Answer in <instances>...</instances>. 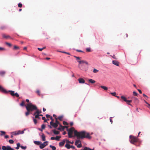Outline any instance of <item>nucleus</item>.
Here are the masks:
<instances>
[{"label": "nucleus", "instance_id": "1", "mask_svg": "<svg viewBox=\"0 0 150 150\" xmlns=\"http://www.w3.org/2000/svg\"><path fill=\"white\" fill-rule=\"evenodd\" d=\"M74 134L77 137L78 139H83L84 138L90 139L91 138V137L90 136L89 134L86 133L84 131L78 132L77 131L75 130Z\"/></svg>", "mask_w": 150, "mask_h": 150}, {"label": "nucleus", "instance_id": "2", "mask_svg": "<svg viewBox=\"0 0 150 150\" xmlns=\"http://www.w3.org/2000/svg\"><path fill=\"white\" fill-rule=\"evenodd\" d=\"M25 107L27 110V111L25 113V115L26 116L29 115L30 113H31L33 111L37 109L36 106L33 105L31 103L27 104Z\"/></svg>", "mask_w": 150, "mask_h": 150}, {"label": "nucleus", "instance_id": "3", "mask_svg": "<svg viewBox=\"0 0 150 150\" xmlns=\"http://www.w3.org/2000/svg\"><path fill=\"white\" fill-rule=\"evenodd\" d=\"M0 91L2 92V93H10V94L12 96H16L17 97H18L19 96V95L17 93H14V91H7L5 89L3 88L2 86H0Z\"/></svg>", "mask_w": 150, "mask_h": 150}, {"label": "nucleus", "instance_id": "4", "mask_svg": "<svg viewBox=\"0 0 150 150\" xmlns=\"http://www.w3.org/2000/svg\"><path fill=\"white\" fill-rule=\"evenodd\" d=\"M68 134L69 138H71L73 137L72 136L73 132L75 131V129L74 127H72L69 129H67Z\"/></svg>", "mask_w": 150, "mask_h": 150}, {"label": "nucleus", "instance_id": "5", "mask_svg": "<svg viewBox=\"0 0 150 150\" xmlns=\"http://www.w3.org/2000/svg\"><path fill=\"white\" fill-rule=\"evenodd\" d=\"M129 137L131 139L130 142L131 143L134 144L137 142V140L136 137L132 136H130Z\"/></svg>", "mask_w": 150, "mask_h": 150}, {"label": "nucleus", "instance_id": "6", "mask_svg": "<svg viewBox=\"0 0 150 150\" xmlns=\"http://www.w3.org/2000/svg\"><path fill=\"white\" fill-rule=\"evenodd\" d=\"M2 150H15L10 146H3L2 147Z\"/></svg>", "mask_w": 150, "mask_h": 150}, {"label": "nucleus", "instance_id": "7", "mask_svg": "<svg viewBox=\"0 0 150 150\" xmlns=\"http://www.w3.org/2000/svg\"><path fill=\"white\" fill-rule=\"evenodd\" d=\"M132 100L134 101V103L136 104H137L139 103V100L136 97H133L132 98Z\"/></svg>", "mask_w": 150, "mask_h": 150}, {"label": "nucleus", "instance_id": "8", "mask_svg": "<svg viewBox=\"0 0 150 150\" xmlns=\"http://www.w3.org/2000/svg\"><path fill=\"white\" fill-rule=\"evenodd\" d=\"M68 127L67 126H63L61 125H60V127H59L58 128V129L59 130H64V128H67Z\"/></svg>", "mask_w": 150, "mask_h": 150}, {"label": "nucleus", "instance_id": "9", "mask_svg": "<svg viewBox=\"0 0 150 150\" xmlns=\"http://www.w3.org/2000/svg\"><path fill=\"white\" fill-rule=\"evenodd\" d=\"M79 83H84L85 82V80L82 78H80L78 79Z\"/></svg>", "mask_w": 150, "mask_h": 150}, {"label": "nucleus", "instance_id": "10", "mask_svg": "<svg viewBox=\"0 0 150 150\" xmlns=\"http://www.w3.org/2000/svg\"><path fill=\"white\" fill-rule=\"evenodd\" d=\"M112 63L113 64L117 66H119L120 64L119 62L117 60H113L112 61Z\"/></svg>", "mask_w": 150, "mask_h": 150}, {"label": "nucleus", "instance_id": "11", "mask_svg": "<svg viewBox=\"0 0 150 150\" xmlns=\"http://www.w3.org/2000/svg\"><path fill=\"white\" fill-rule=\"evenodd\" d=\"M36 112H35L33 114V115H35L36 114H39L42 112V111L41 110H39L37 108V109L36 110Z\"/></svg>", "mask_w": 150, "mask_h": 150}, {"label": "nucleus", "instance_id": "12", "mask_svg": "<svg viewBox=\"0 0 150 150\" xmlns=\"http://www.w3.org/2000/svg\"><path fill=\"white\" fill-rule=\"evenodd\" d=\"M2 36L4 38L6 39H8V38H11V37L9 35H6L5 34H3L2 35Z\"/></svg>", "mask_w": 150, "mask_h": 150}, {"label": "nucleus", "instance_id": "13", "mask_svg": "<svg viewBox=\"0 0 150 150\" xmlns=\"http://www.w3.org/2000/svg\"><path fill=\"white\" fill-rule=\"evenodd\" d=\"M78 62H79V64L85 63L87 65H88V62L85 60L78 61Z\"/></svg>", "mask_w": 150, "mask_h": 150}, {"label": "nucleus", "instance_id": "14", "mask_svg": "<svg viewBox=\"0 0 150 150\" xmlns=\"http://www.w3.org/2000/svg\"><path fill=\"white\" fill-rule=\"evenodd\" d=\"M65 140H63L62 142H60L59 143V146H63L65 143Z\"/></svg>", "mask_w": 150, "mask_h": 150}, {"label": "nucleus", "instance_id": "15", "mask_svg": "<svg viewBox=\"0 0 150 150\" xmlns=\"http://www.w3.org/2000/svg\"><path fill=\"white\" fill-rule=\"evenodd\" d=\"M41 138L42 139V140L43 141H45V136L44 134L43 133L42 134V135H41Z\"/></svg>", "mask_w": 150, "mask_h": 150}, {"label": "nucleus", "instance_id": "16", "mask_svg": "<svg viewBox=\"0 0 150 150\" xmlns=\"http://www.w3.org/2000/svg\"><path fill=\"white\" fill-rule=\"evenodd\" d=\"M89 82L91 83H94L96 82V81L91 79H90L88 80Z\"/></svg>", "mask_w": 150, "mask_h": 150}, {"label": "nucleus", "instance_id": "17", "mask_svg": "<svg viewBox=\"0 0 150 150\" xmlns=\"http://www.w3.org/2000/svg\"><path fill=\"white\" fill-rule=\"evenodd\" d=\"M17 133L18 134V135L20 134H22L24 133V130L21 131L18 130L17 131Z\"/></svg>", "mask_w": 150, "mask_h": 150}, {"label": "nucleus", "instance_id": "18", "mask_svg": "<svg viewBox=\"0 0 150 150\" xmlns=\"http://www.w3.org/2000/svg\"><path fill=\"white\" fill-rule=\"evenodd\" d=\"M6 72L4 71H0V75L1 76H3L5 74Z\"/></svg>", "mask_w": 150, "mask_h": 150}, {"label": "nucleus", "instance_id": "19", "mask_svg": "<svg viewBox=\"0 0 150 150\" xmlns=\"http://www.w3.org/2000/svg\"><path fill=\"white\" fill-rule=\"evenodd\" d=\"M100 87L101 88H103V89L104 90H105V91H107L108 89V88L107 87L105 86H100Z\"/></svg>", "mask_w": 150, "mask_h": 150}, {"label": "nucleus", "instance_id": "20", "mask_svg": "<svg viewBox=\"0 0 150 150\" xmlns=\"http://www.w3.org/2000/svg\"><path fill=\"white\" fill-rule=\"evenodd\" d=\"M47 144H46V145H44L43 144H40V148L41 149H42L44 148L46 145H47Z\"/></svg>", "mask_w": 150, "mask_h": 150}, {"label": "nucleus", "instance_id": "21", "mask_svg": "<svg viewBox=\"0 0 150 150\" xmlns=\"http://www.w3.org/2000/svg\"><path fill=\"white\" fill-rule=\"evenodd\" d=\"M53 132L55 134H56V135L59 134V131H57L55 129H54L53 130Z\"/></svg>", "mask_w": 150, "mask_h": 150}, {"label": "nucleus", "instance_id": "22", "mask_svg": "<svg viewBox=\"0 0 150 150\" xmlns=\"http://www.w3.org/2000/svg\"><path fill=\"white\" fill-rule=\"evenodd\" d=\"M35 116V119H40V117H39V114H36Z\"/></svg>", "mask_w": 150, "mask_h": 150}, {"label": "nucleus", "instance_id": "23", "mask_svg": "<svg viewBox=\"0 0 150 150\" xmlns=\"http://www.w3.org/2000/svg\"><path fill=\"white\" fill-rule=\"evenodd\" d=\"M65 147L67 149H69L70 148L71 146L69 144H67L65 145Z\"/></svg>", "mask_w": 150, "mask_h": 150}, {"label": "nucleus", "instance_id": "24", "mask_svg": "<svg viewBox=\"0 0 150 150\" xmlns=\"http://www.w3.org/2000/svg\"><path fill=\"white\" fill-rule=\"evenodd\" d=\"M81 143V141H80V140H76V142H75V145L76 146H77L78 144L79 143Z\"/></svg>", "mask_w": 150, "mask_h": 150}, {"label": "nucleus", "instance_id": "25", "mask_svg": "<svg viewBox=\"0 0 150 150\" xmlns=\"http://www.w3.org/2000/svg\"><path fill=\"white\" fill-rule=\"evenodd\" d=\"M17 147H16V148H15L17 149H19V147H21V146L20 145V143H17Z\"/></svg>", "mask_w": 150, "mask_h": 150}, {"label": "nucleus", "instance_id": "26", "mask_svg": "<svg viewBox=\"0 0 150 150\" xmlns=\"http://www.w3.org/2000/svg\"><path fill=\"white\" fill-rule=\"evenodd\" d=\"M84 150H94V149L93 148L92 149L88 147H85L84 148Z\"/></svg>", "mask_w": 150, "mask_h": 150}, {"label": "nucleus", "instance_id": "27", "mask_svg": "<svg viewBox=\"0 0 150 150\" xmlns=\"http://www.w3.org/2000/svg\"><path fill=\"white\" fill-rule=\"evenodd\" d=\"M121 98V99L125 101L126 102L127 101V99L125 96H122Z\"/></svg>", "mask_w": 150, "mask_h": 150}, {"label": "nucleus", "instance_id": "28", "mask_svg": "<svg viewBox=\"0 0 150 150\" xmlns=\"http://www.w3.org/2000/svg\"><path fill=\"white\" fill-rule=\"evenodd\" d=\"M61 137V136H57L55 137V139L57 141H59V139Z\"/></svg>", "mask_w": 150, "mask_h": 150}, {"label": "nucleus", "instance_id": "29", "mask_svg": "<svg viewBox=\"0 0 150 150\" xmlns=\"http://www.w3.org/2000/svg\"><path fill=\"white\" fill-rule=\"evenodd\" d=\"M34 143L38 145H39L40 144L41 142L39 141H35L34 142Z\"/></svg>", "mask_w": 150, "mask_h": 150}, {"label": "nucleus", "instance_id": "30", "mask_svg": "<svg viewBox=\"0 0 150 150\" xmlns=\"http://www.w3.org/2000/svg\"><path fill=\"white\" fill-rule=\"evenodd\" d=\"M50 147L52 148V150H55L56 149V148L55 146H52V145H50Z\"/></svg>", "mask_w": 150, "mask_h": 150}, {"label": "nucleus", "instance_id": "31", "mask_svg": "<svg viewBox=\"0 0 150 150\" xmlns=\"http://www.w3.org/2000/svg\"><path fill=\"white\" fill-rule=\"evenodd\" d=\"M58 125H57V124H56V123H54V124L52 126L55 128H56L57 127Z\"/></svg>", "mask_w": 150, "mask_h": 150}, {"label": "nucleus", "instance_id": "32", "mask_svg": "<svg viewBox=\"0 0 150 150\" xmlns=\"http://www.w3.org/2000/svg\"><path fill=\"white\" fill-rule=\"evenodd\" d=\"M11 133L13 135H18V134L17 133V131L13 132H11Z\"/></svg>", "mask_w": 150, "mask_h": 150}, {"label": "nucleus", "instance_id": "33", "mask_svg": "<svg viewBox=\"0 0 150 150\" xmlns=\"http://www.w3.org/2000/svg\"><path fill=\"white\" fill-rule=\"evenodd\" d=\"M63 117V116H59L58 117V120H59L60 121H62V119Z\"/></svg>", "mask_w": 150, "mask_h": 150}, {"label": "nucleus", "instance_id": "34", "mask_svg": "<svg viewBox=\"0 0 150 150\" xmlns=\"http://www.w3.org/2000/svg\"><path fill=\"white\" fill-rule=\"evenodd\" d=\"M5 44L6 45H8L9 47H11L12 46V45L11 43H8V42H6L5 43Z\"/></svg>", "mask_w": 150, "mask_h": 150}, {"label": "nucleus", "instance_id": "35", "mask_svg": "<svg viewBox=\"0 0 150 150\" xmlns=\"http://www.w3.org/2000/svg\"><path fill=\"white\" fill-rule=\"evenodd\" d=\"M133 96H137L138 93L135 91H133Z\"/></svg>", "mask_w": 150, "mask_h": 150}, {"label": "nucleus", "instance_id": "36", "mask_svg": "<svg viewBox=\"0 0 150 150\" xmlns=\"http://www.w3.org/2000/svg\"><path fill=\"white\" fill-rule=\"evenodd\" d=\"M25 102L24 101H23L20 104V105L21 106H24Z\"/></svg>", "mask_w": 150, "mask_h": 150}, {"label": "nucleus", "instance_id": "37", "mask_svg": "<svg viewBox=\"0 0 150 150\" xmlns=\"http://www.w3.org/2000/svg\"><path fill=\"white\" fill-rule=\"evenodd\" d=\"M98 71V70L96 69H94L93 70V72L94 73H96Z\"/></svg>", "mask_w": 150, "mask_h": 150}, {"label": "nucleus", "instance_id": "38", "mask_svg": "<svg viewBox=\"0 0 150 150\" xmlns=\"http://www.w3.org/2000/svg\"><path fill=\"white\" fill-rule=\"evenodd\" d=\"M21 147L24 150H25L26 148V146H21Z\"/></svg>", "mask_w": 150, "mask_h": 150}, {"label": "nucleus", "instance_id": "39", "mask_svg": "<svg viewBox=\"0 0 150 150\" xmlns=\"http://www.w3.org/2000/svg\"><path fill=\"white\" fill-rule=\"evenodd\" d=\"M6 49L4 47H0V51H5Z\"/></svg>", "mask_w": 150, "mask_h": 150}, {"label": "nucleus", "instance_id": "40", "mask_svg": "<svg viewBox=\"0 0 150 150\" xmlns=\"http://www.w3.org/2000/svg\"><path fill=\"white\" fill-rule=\"evenodd\" d=\"M8 141L10 144H13L14 142V141L12 139L9 140Z\"/></svg>", "mask_w": 150, "mask_h": 150}, {"label": "nucleus", "instance_id": "41", "mask_svg": "<svg viewBox=\"0 0 150 150\" xmlns=\"http://www.w3.org/2000/svg\"><path fill=\"white\" fill-rule=\"evenodd\" d=\"M55 123H56V124H57V125H58V124H59V122L57 120V119H55Z\"/></svg>", "mask_w": 150, "mask_h": 150}, {"label": "nucleus", "instance_id": "42", "mask_svg": "<svg viewBox=\"0 0 150 150\" xmlns=\"http://www.w3.org/2000/svg\"><path fill=\"white\" fill-rule=\"evenodd\" d=\"M77 146L78 148H80L82 147V144L80 143L79 144L77 145Z\"/></svg>", "mask_w": 150, "mask_h": 150}, {"label": "nucleus", "instance_id": "43", "mask_svg": "<svg viewBox=\"0 0 150 150\" xmlns=\"http://www.w3.org/2000/svg\"><path fill=\"white\" fill-rule=\"evenodd\" d=\"M14 49H15V50H17V49H19V47L16 46V45H15L14 46Z\"/></svg>", "mask_w": 150, "mask_h": 150}, {"label": "nucleus", "instance_id": "44", "mask_svg": "<svg viewBox=\"0 0 150 150\" xmlns=\"http://www.w3.org/2000/svg\"><path fill=\"white\" fill-rule=\"evenodd\" d=\"M45 127V125L44 124H43L41 126V128L42 129H44Z\"/></svg>", "mask_w": 150, "mask_h": 150}, {"label": "nucleus", "instance_id": "45", "mask_svg": "<svg viewBox=\"0 0 150 150\" xmlns=\"http://www.w3.org/2000/svg\"><path fill=\"white\" fill-rule=\"evenodd\" d=\"M0 132L1 133V136H2L5 134V132L4 131H0Z\"/></svg>", "mask_w": 150, "mask_h": 150}, {"label": "nucleus", "instance_id": "46", "mask_svg": "<svg viewBox=\"0 0 150 150\" xmlns=\"http://www.w3.org/2000/svg\"><path fill=\"white\" fill-rule=\"evenodd\" d=\"M33 121L34 122V123L35 124H36L37 122V120H36V119L34 118L33 119Z\"/></svg>", "mask_w": 150, "mask_h": 150}, {"label": "nucleus", "instance_id": "47", "mask_svg": "<svg viewBox=\"0 0 150 150\" xmlns=\"http://www.w3.org/2000/svg\"><path fill=\"white\" fill-rule=\"evenodd\" d=\"M110 94L112 95L113 96H116V93L115 92L113 93H110Z\"/></svg>", "mask_w": 150, "mask_h": 150}, {"label": "nucleus", "instance_id": "48", "mask_svg": "<svg viewBox=\"0 0 150 150\" xmlns=\"http://www.w3.org/2000/svg\"><path fill=\"white\" fill-rule=\"evenodd\" d=\"M86 51L88 52H90L91 51V49L90 48H87L86 49Z\"/></svg>", "mask_w": 150, "mask_h": 150}, {"label": "nucleus", "instance_id": "49", "mask_svg": "<svg viewBox=\"0 0 150 150\" xmlns=\"http://www.w3.org/2000/svg\"><path fill=\"white\" fill-rule=\"evenodd\" d=\"M22 6V4L21 3H19L18 5V6L19 7L21 8Z\"/></svg>", "mask_w": 150, "mask_h": 150}, {"label": "nucleus", "instance_id": "50", "mask_svg": "<svg viewBox=\"0 0 150 150\" xmlns=\"http://www.w3.org/2000/svg\"><path fill=\"white\" fill-rule=\"evenodd\" d=\"M74 57L76 58L77 60L80 59L81 58V57H76L75 56H74Z\"/></svg>", "mask_w": 150, "mask_h": 150}, {"label": "nucleus", "instance_id": "51", "mask_svg": "<svg viewBox=\"0 0 150 150\" xmlns=\"http://www.w3.org/2000/svg\"><path fill=\"white\" fill-rule=\"evenodd\" d=\"M36 92L39 95H40V92L39 90H37Z\"/></svg>", "mask_w": 150, "mask_h": 150}, {"label": "nucleus", "instance_id": "52", "mask_svg": "<svg viewBox=\"0 0 150 150\" xmlns=\"http://www.w3.org/2000/svg\"><path fill=\"white\" fill-rule=\"evenodd\" d=\"M63 124L64 125H68V123L65 121H63Z\"/></svg>", "mask_w": 150, "mask_h": 150}, {"label": "nucleus", "instance_id": "53", "mask_svg": "<svg viewBox=\"0 0 150 150\" xmlns=\"http://www.w3.org/2000/svg\"><path fill=\"white\" fill-rule=\"evenodd\" d=\"M132 100H127V101H126V102L127 103H131L132 102Z\"/></svg>", "mask_w": 150, "mask_h": 150}, {"label": "nucleus", "instance_id": "54", "mask_svg": "<svg viewBox=\"0 0 150 150\" xmlns=\"http://www.w3.org/2000/svg\"><path fill=\"white\" fill-rule=\"evenodd\" d=\"M113 58L115 59H117V57L115 56L114 55H113V56H111Z\"/></svg>", "mask_w": 150, "mask_h": 150}, {"label": "nucleus", "instance_id": "55", "mask_svg": "<svg viewBox=\"0 0 150 150\" xmlns=\"http://www.w3.org/2000/svg\"><path fill=\"white\" fill-rule=\"evenodd\" d=\"M46 116L47 118H49L51 117L50 115H49L48 114H46Z\"/></svg>", "mask_w": 150, "mask_h": 150}, {"label": "nucleus", "instance_id": "56", "mask_svg": "<svg viewBox=\"0 0 150 150\" xmlns=\"http://www.w3.org/2000/svg\"><path fill=\"white\" fill-rule=\"evenodd\" d=\"M54 123L53 122V121H51L50 123V125L52 126L53 125Z\"/></svg>", "mask_w": 150, "mask_h": 150}, {"label": "nucleus", "instance_id": "57", "mask_svg": "<svg viewBox=\"0 0 150 150\" xmlns=\"http://www.w3.org/2000/svg\"><path fill=\"white\" fill-rule=\"evenodd\" d=\"M62 52V53H63L67 54H69V55H70V53H68V52Z\"/></svg>", "mask_w": 150, "mask_h": 150}, {"label": "nucleus", "instance_id": "58", "mask_svg": "<svg viewBox=\"0 0 150 150\" xmlns=\"http://www.w3.org/2000/svg\"><path fill=\"white\" fill-rule=\"evenodd\" d=\"M50 139L52 140H54L55 139V137H51Z\"/></svg>", "mask_w": 150, "mask_h": 150}, {"label": "nucleus", "instance_id": "59", "mask_svg": "<svg viewBox=\"0 0 150 150\" xmlns=\"http://www.w3.org/2000/svg\"><path fill=\"white\" fill-rule=\"evenodd\" d=\"M6 27L5 26H1V27L0 28L2 29H3L5 28Z\"/></svg>", "mask_w": 150, "mask_h": 150}, {"label": "nucleus", "instance_id": "60", "mask_svg": "<svg viewBox=\"0 0 150 150\" xmlns=\"http://www.w3.org/2000/svg\"><path fill=\"white\" fill-rule=\"evenodd\" d=\"M112 118V117H110V122H111L112 124V120L111 119V118Z\"/></svg>", "mask_w": 150, "mask_h": 150}, {"label": "nucleus", "instance_id": "61", "mask_svg": "<svg viewBox=\"0 0 150 150\" xmlns=\"http://www.w3.org/2000/svg\"><path fill=\"white\" fill-rule=\"evenodd\" d=\"M66 142L67 143H70V141H69V140H66Z\"/></svg>", "mask_w": 150, "mask_h": 150}, {"label": "nucleus", "instance_id": "62", "mask_svg": "<svg viewBox=\"0 0 150 150\" xmlns=\"http://www.w3.org/2000/svg\"><path fill=\"white\" fill-rule=\"evenodd\" d=\"M38 49L40 51H42L43 50L42 48H38Z\"/></svg>", "mask_w": 150, "mask_h": 150}, {"label": "nucleus", "instance_id": "63", "mask_svg": "<svg viewBox=\"0 0 150 150\" xmlns=\"http://www.w3.org/2000/svg\"><path fill=\"white\" fill-rule=\"evenodd\" d=\"M4 137H5V138L7 139V138H8L9 137V136L8 135H5V136Z\"/></svg>", "mask_w": 150, "mask_h": 150}, {"label": "nucleus", "instance_id": "64", "mask_svg": "<svg viewBox=\"0 0 150 150\" xmlns=\"http://www.w3.org/2000/svg\"><path fill=\"white\" fill-rule=\"evenodd\" d=\"M147 106L148 108H149L150 109V105L149 104H148L147 105Z\"/></svg>", "mask_w": 150, "mask_h": 150}]
</instances>
